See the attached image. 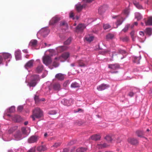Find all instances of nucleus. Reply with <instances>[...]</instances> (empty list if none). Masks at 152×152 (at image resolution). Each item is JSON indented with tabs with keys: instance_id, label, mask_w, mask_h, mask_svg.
<instances>
[{
	"instance_id": "obj_1",
	"label": "nucleus",
	"mask_w": 152,
	"mask_h": 152,
	"mask_svg": "<svg viewBox=\"0 0 152 152\" xmlns=\"http://www.w3.org/2000/svg\"><path fill=\"white\" fill-rule=\"evenodd\" d=\"M43 115L42 112L39 108H37L33 111V114L31 117L33 121L35 120V118H39Z\"/></svg>"
},
{
	"instance_id": "obj_2",
	"label": "nucleus",
	"mask_w": 152,
	"mask_h": 152,
	"mask_svg": "<svg viewBox=\"0 0 152 152\" xmlns=\"http://www.w3.org/2000/svg\"><path fill=\"white\" fill-rule=\"evenodd\" d=\"M61 20L60 17L56 15L54 17L51 19L49 22V24L51 25H53L57 23Z\"/></svg>"
},
{
	"instance_id": "obj_3",
	"label": "nucleus",
	"mask_w": 152,
	"mask_h": 152,
	"mask_svg": "<svg viewBox=\"0 0 152 152\" xmlns=\"http://www.w3.org/2000/svg\"><path fill=\"white\" fill-rule=\"evenodd\" d=\"M39 139L38 136L33 135L30 137L28 139V142L29 143H31L36 142Z\"/></svg>"
},
{
	"instance_id": "obj_4",
	"label": "nucleus",
	"mask_w": 152,
	"mask_h": 152,
	"mask_svg": "<svg viewBox=\"0 0 152 152\" xmlns=\"http://www.w3.org/2000/svg\"><path fill=\"white\" fill-rule=\"evenodd\" d=\"M49 32V31L47 28H43L40 31L39 33L43 37H45L48 34Z\"/></svg>"
},
{
	"instance_id": "obj_5",
	"label": "nucleus",
	"mask_w": 152,
	"mask_h": 152,
	"mask_svg": "<svg viewBox=\"0 0 152 152\" xmlns=\"http://www.w3.org/2000/svg\"><path fill=\"white\" fill-rule=\"evenodd\" d=\"M128 142L133 145H135L138 143L137 139L134 138H129L127 140Z\"/></svg>"
},
{
	"instance_id": "obj_6",
	"label": "nucleus",
	"mask_w": 152,
	"mask_h": 152,
	"mask_svg": "<svg viewBox=\"0 0 152 152\" xmlns=\"http://www.w3.org/2000/svg\"><path fill=\"white\" fill-rule=\"evenodd\" d=\"M15 139L17 140H20L22 139L21 134L20 131L17 132L14 135Z\"/></svg>"
},
{
	"instance_id": "obj_7",
	"label": "nucleus",
	"mask_w": 152,
	"mask_h": 152,
	"mask_svg": "<svg viewBox=\"0 0 152 152\" xmlns=\"http://www.w3.org/2000/svg\"><path fill=\"white\" fill-rule=\"evenodd\" d=\"M42 60L44 64L46 65L50 64L52 61L51 58H43Z\"/></svg>"
},
{
	"instance_id": "obj_8",
	"label": "nucleus",
	"mask_w": 152,
	"mask_h": 152,
	"mask_svg": "<svg viewBox=\"0 0 152 152\" xmlns=\"http://www.w3.org/2000/svg\"><path fill=\"white\" fill-rule=\"evenodd\" d=\"M109 87V85L102 84L97 87V89L99 91H102Z\"/></svg>"
},
{
	"instance_id": "obj_9",
	"label": "nucleus",
	"mask_w": 152,
	"mask_h": 152,
	"mask_svg": "<svg viewBox=\"0 0 152 152\" xmlns=\"http://www.w3.org/2000/svg\"><path fill=\"white\" fill-rule=\"evenodd\" d=\"M108 68L114 70H116L120 68L119 65L117 64H110L108 65Z\"/></svg>"
},
{
	"instance_id": "obj_10",
	"label": "nucleus",
	"mask_w": 152,
	"mask_h": 152,
	"mask_svg": "<svg viewBox=\"0 0 152 152\" xmlns=\"http://www.w3.org/2000/svg\"><path fill=\"white\" fill-rule=\"evenodd\" d=\"M55 78L60 80H63L65 78V75L61 73H58L55 75Z\"/></svg>"
},
{
	"instance_id": "obj_11",
	"label": "nucleus",
	"mask_w": 152,
	"mask_h": 152,
	"mask_svg": "<svg viewBox=\"0 0 152 152\" xmlns=\"http://www.w3.org/2000/svg\"><path fill=\"white\" fill-rule=\"evenodd\" d=\"M34 62V60H31L28 61L25 65V68L27 69L32 67Z\"/></svg>"
},
{
	"instance_id": "obj_12",
	"label": "nucleus",
	"mask_w": 152,
	"mask_h": 152,
	"mask_svg": "<svg viewBox=\"0 0 152 152\" xmlns=\"http://www.w3.org/2000/svg\"><path fill=\"white\" fill-rule=\"evenodd\" d=\"M85 6L84 5H82L78 3L75 5L76 9L78 12H80L82 10Z\"/></svg>"
},
{
	"instance_id": "obj_13",
	"label": "nucleus",
	"mask_w": 152,
	"mask_h": 152,
	"mask_svg": "<svg viewBox=\"0 0 152 152\" xmlns=\"http://www.w3.org/2000/svg\"><path fill=\"white\" fill-rule=\"evenodd\" d=\"M101 137L99 134H94L90 137L91 140L95 141L99 140L101 139Z\"/></svg>"
},
{
	"instance_id": "obj_14",
	"label": "nucleus",
	"mask_w": 152,
	"mask_h": 152,
	"mask_svg": "<svg viewBox=\"0 0 152 152\" xmlns=\"http://www.w3.org/2000/svg\"><path fill=\"white\" fill-rule=\"evenodd\" d=\"M85 26L82 24H79L76 27L77 30L78 31H82L86 28Z\"/></svg>"
},
{
	"instance_id": "obj_15",
	"label": "nucleus",
	"mask_w": 152,
	"mask_h": 152,
	"mask_svg": "<svg viewBox=\"0 0 152 152\" xmlns=\"http://www.w3.org/2000/svg\"><path fill=\"white\" fill-rule=\"evenodd\" d=\"M136 134L139 137H144L145 135V132L141 130H138L136 132Z\"/></svg>"
},
{
	"instance_id": "obj_16",
	"label": "nucleus",
	"mask_w": 152,
	"mask_h": 152,
	"mask_svg": "<svg viewBox=\"0 0 152 152\" xmlns=\"http://www.w3.org/2000/svg\"><path fill=\"white\" fill-rule=\"evenodd\" d=\"M37 43V41L36 39L31 40L29 42V45L32 47H35Z\"/></svg>"
},
{
	"instance_id": "obj_17",
	"label": "nucleus",
	"mask_w": 152,
	"mask_h": 152,
	"mask_svg": "<svg viewBox=\"0 0 152 152\" xmlns=\"http://www.w3.org/2000/svg\"><path fill=\"white\" fill-rule=\"evenodd\" d=\"M145 23L146 26H152V17L148 18L147 21H145Z\"/></svg>"
},
{
	"instance_id": "obj_18",
	"label": "nucleus",
	"mask_w": 152,
	"mask_h": 152,
	"mask_svg": "<svg viewBox=\"0 0 152 152\" xmlns=\"http://www.w3.org/2000/svg\"><path fill=\"white\" fill-rule=\"evenodd\" d=\"M53 89L56 91H59L61 89V86L59 83H55L53 85Z\"/></svg>"
},
{
	"instance_id": "obj_19",
	"label": "nucleus",
	"mask_w": 152,
	"mask_h": 152,
	"mask_svg": "<svg viewBox=\"0 0 152 152\" xmlns=\"http://www.w3.org/2000/svg\"><path fill=\"white\" fill-rule=\"evenodd\" d=\"M43 69V66L42 65H39L36 68V72L37 73H40L41 72Z\"/></svg>"
},
{
	"instance_id": "obj_20",
	"label": "nucleus",
	"mask_w": 152,
	"mask_h": 152,
	"mask_svg": "<svg viewBox=\"0 0 152 152\" xmlns=\"http://www.w3.org/2000/svg\"><path fill=\"white\" fill-rule=\"evenodd\" d=\"M109 145L106 144L104 143L103 144H99L97 145V147L99 149H102L103 148H107L109 146Z\"/></svg>"
},
{
	"instance_id": "obj_21",
	"label": "nucleus",
	"mask_w": 152,
	"mask_h": 152,
	"mask_svg": "<svg viewBox=\"0 0 152 152\" xmlns=\"http://www.w3.org/2000/svg\"><path fill=\"white\" fill-rule=\"evenodd\" d=\"M145 32L148 36H151L152 34V28H147L145 29Z\"/></svg>"
},
{
	"instance_id": "obj_22",
	"label": "nucleus",
	"mask_w": 152,
	"mask_h": 152,
	"mask_svg": "<svg viewBox=\"0 0 152 152\" xmlns=\"http://www.w3.org/2000/svg\"><path fill=\"white\" fill-rule=\"evenodd\" d=\"M61 102L65 105L69 106L71 105L69 101L66 99H64L61 101Z\"/></svg>"
},
{
	"instance_id": "obj_23",
	"label": "nucleus",
	"mask_w": 152,
	"mask_h": 152,
	"mask_svg": "<svg viewBox=\"0 0 152 152\" xmlns=\"http://www.w3.org/2000/svg\"><path fill=\"white\" fill-rule=\"evenodd\" d=\"M79 66L80 67H85L86 66V64L83 60H79L78 61Z\"/></svg>"
},
{
	"instance_id": "obj_24",
	"label": "nucleus",
	"mask_w": 152,
	"mask_h": 152,
	"mask_svg": "<svg viewBox=\"0 0 152 152\" xmlns=\"http://www.w3.org/2000/svg\"><path fill=\"white\" fill-rule=\"evenodd\" d=\"M85 38L87 41L90 42L93 40L94 37L92 36H91L90 35H88Z\"/></svg>"
},
{
	"instance_id": "obj_25",
	"label": "nucleus",
	"mask_w": 152,
	"mask_h": 152,
	"mask_svg": "<svg viewBox=\"0 0 152 152\" xmlns=\"http://www.w3.org/2000/svg\"><path fill=\"white\" fill-rule=\"evenodd\" d=\"M46 148L45 146H40L38 147L37 148V150L38 151H44L46 150Z\"/></svg>"
},
{
	"instance_id": "obj_26",
	"label": "nucleus",
	"mask_w": 152,
	"mask_h": 152,
	"mask_svg": "<svg viewBox=\"0 0 152 152\" xmlns=\"http://www.w3.org/2000/svg\"><path fill=\"white\" fill-rule=\"evenodd\" d=\"M105 7L104 6H102L100 7L98 9V12L99 14H102L105 11Z\"/></svg>"
},
{
	"instance_id": "obj_27",
	"label": "nucleus",
	"mask_w": 152,
	"mask_h": 152,
	"mask_svg": "<svg viewBox=\"0 0 152 152\" xmlns=\"http://www.w3.org/2000/svg\"><path fill=\"white\" fill-rule=\"evenodd\" d=\"M11 56L10 54L8 53H0V57H10Z\"/></svg>"
},
{
	"instance_id": "obj_28",
	"label": "nucleus",
	"mask_w": 152,
	"mask_h": 152,
	"mask_svg": "<svg viewBox=\"0 0 152 152\" xmlns=\"http://www.w3.org/2000/svg\"><path fill=\"white\" fill-rule=\"evenodd\" d=\"M67 48V47L65 46H61L58 47L57 48V50L59 51L60 52H62L64 50H66Z\"/></svg>"
},
{
	"instance_id": "obj_29",
	"label": "nucleus",
	"mask_w": 152,
	"mask_h": 152,
	"mask_svg": "<svg viewBox=\"0 0 152 152\" xmlns=\"http://www.w3.org/2000/svg\"><path fill=\"white\" fill-rule=\"evenodd\" d=\"M114 37V35L113 34L109 33L107 35L106 38L107 39H113Z\"/></svg>"
},
{
	"instance_id": "obj_30",
	"label": "nucleus",
	"mask_w": 152,
	"mask_h": 152,
	"mask_svg": "<svg viewBox=\"0 0 152 152\" xmlns=\"http://www.w3.org/2000/svg\"><path fill=\"white\" fill-rule=\"evenodd\" d=\"M133 26L134 25H131L130 26V24H127L125 26L124 28L123 29V31L124 32H126L128 30L129 28L130 27L131 28H132L133 27Z\"/></svg>"
},
{
	"instance_id": "obj_31",
	"label": "nucleus",
	"mask_w": 152,
	"mask_h": 152,
	"mask_svg": "<svg viewBox=\"0 0 152 152\" xmlns=\"http://www.w3.org/2000/svg\"><path fill=\"white\" fill-rule=\"evenodd\" d=\"M87 150L86 148H83V147H80L78 149H77L76 150L77 152H85Z\"/></svg>"
},
{
	"instance_id": "obj_32",
	"label": "nucleus",
	"mask_w": 152,
	"mask_h": 152,
	"mask_svg": "<svg viewBox=\"0 0 152 152\" xmlns=\"http://www.w3.org/2000/svg\"><path fill=\"white\" fill-rule=\"evenodd\" d=\"M135 18L137 19L138 20H139L142 18V16L140 13H136L135 14Z\"/></svg>"
},
{
	"instance_id": "obj_33",
	"label": "nucleus",
	"mask_w": 152,
	"mask_h": 152,
	"mask_svg": "<svg viewBox=\"0 0 152 152\" xmlns=\"http://www.w3.org/2000/svg\"><path fill=\"white\" fill-rule=\"evenodd\" d=\"M141 58H133L132 61L134 63H136L138 64L140 63V59Z\"/></svg>"
},
{
	"instance_id": "obj_34",
	"label": "nucleus",
	"mask_w": 152,
	"mask_h": 152,
	"mask_svg": "<svg viewBox=\"0 0 152 152\" xmlns=\"http://www.w3.org/2000/svg\"><path fill=\"white\" fill-rule=\"evenodd\" d=\"M123 21V18H121L120 19H118L117 22L116 23V24L117 25L116 28L118 27V26L121 24Z\"/></svg>"
},
{
	"instance_id": "obj_35",
	"label": "nucleus",
	"mask_w": 152,
	"mask_h": 152,
	"mask_svg": "<svg viewBox=\"0 0 152 152\" xmlns=\"http://www.w3.org/2000/svg\"><path fill=\"white\" fill-rule=\"evenodd\" d=\"M60 25L61 26H64L66 28L68 26L67 23L64 21H61L60 23Z\"/></svg>"
},
{
	"instance_id": "obj_36",
	"label": "nucleus",
	"mask_w": 152,
	"mask_h": 152,
	"mask_svg": "<svg viewBox=\"0 0 152 152\" xmlns=\"http://www.w3.org/2000/svg\"><path fill=\"white\" fill-rule=\"evenodd\" d=\"M50 53V56H48L47 57H50V56H53L55 53V51L54 50L50 49L48 50ZM43 57H46V56H43Z\"/></svg>"
},
{
	"instance_id": "obj_37",
	"label": "nucleus",
	"mask_w": 152,
	"mask_h": 152,
	"mask_svg": "<svg viewBox=\"0 0 152 152\" xmlns=\"http://www.w3.org/2000/svg\"><path fill=\"white\" fill-rule=\"evenodd\" d=\"M104 139L108 142H110L112 140L111 137L109 135H107L104 138Z\"/></svg>"
},
{
	"instance_id": "obj_38",
	"label": "nucleus",
	"mask_w": 152,
	"mask_h": 152,
	"mask_svg": "<svg viewBox=\"0 0 152 152\" xmlns=\"http://www.w3.org/2000/svg\"><path fill=\"white\" fill-rule=\"evenodd\" d=\"M33 77V80L37 82L39 80V75H33L32 76Z\"/></svg>"
},
{
	"instance_id": "obj_39",
	"label": "nucleus",
	"mask_w": 152,
	"mask_h": 152,
	"mask_svg": "<svg viewBox=\"0 0 152 152\" xmlns=\"http://www.w3.org/2000/svg\"><path fill=\"white\" fill-rule=\"evenodd\" d=\"M37 83V81L32 80L29 83L30 86L34 87L36 85Z\"/></svg>"
},
{
	"instance_id": "obj_40",
	"label": "nucleus",
	"mask_w": 152,
	"mask_h": 152,
	"mask_svg": "<svg viewBox=\"0 0 152 152\" xmlns=\"http://www.w3.org/2000/svg\"><path fill=\"white\" fill-rule=\"evenodd\" d=\"M18 128L17 126H14L11 128H10L9 130V133H11L15 130H16Z\"/></svg>"
},
{
	"instance_id": "obj_41",
	"label": "nucleus",
	"mask_w": 152,
	"mask_h": 152,
	"mask_svg": "<svg viewBox=\"0 0 152 152\" xmlns=\"http://www.w3.org/2000/svg\"><path fill=\"white\" fill-rule=\"evenodd\" d=\"M79 86V84L76 82L73 83L71 85V87L73 88H76Z\"/></svg>"
},
{
	"instance_id": "obj_42",
	"label": "nucleus",
	"mask_w": 152,
	"mask_h": 152,
	"mask_svg": "<svg viewBox=\"0 0 152 152\" xmlns=\"http://www.w3.org/2000/svg\"><path fill=\"white\" fill-rule=\"evenodd\" d=\"M134 5L138 9H142V7L140 5L138 2H134Z\"/></svg>"
},
{
	"instance_id": "obj_43",
	"label": "nucleus",
	"mask_w": 152,
	"mask_h": 152,
	"mask_svg": "<svg viewBox=\"0 0 152 152\" xmlns=\"http://www.w3.org/2000/svg\"><path fill=\"white\" fill-rule=\"evenodd\" d=\"M71 40V38L70 37H69L66 41L64 42V44L65 45H69L70 43Z\"/></svg>"
},
{
	"instance_id": "obj_44",
	"label": "nucleus",
	"mask_w": 152,
	"mask_h": 152,
	"mask_svg": "<svg viewBox=\"0 0 152 152\" xmlns=\"http://www.w3.org/2000/svg\"><path fill=\"white\" fill-rule=\"evenodd\" d=\"M70 56V53L69 52H65L63 53L61 57H69Z\"/></svg>"
},
{
	"instance_id": "obj_45",
	"label": "nucleus",
	"mask_w": 152,
	"mask_h": 152,
	"mask_svg": "<svg viewBox=\"0 0 152 152\" xmlns=\"http://www.w3.org/2000/svg\"><path fill=\"white\" fill-rule=\"evenodd\" d=\"M121 40L124 42H127L129 40V37H128L126 36L124 37H122L120 38Z\"/></svg>"
},
{
	"instance_id": "obj_46",
	"label": "nucleus",
	"mask_w": 152,
	"mask_h": 152,
	"mask_svg": "<svg viewBox=\"0 0 152 152\" xmlns=\"http://www.w3.org/2000/svg\"><path fill=\"white\" fill-rule=\"evenodd\" d=\"M14 118L17 122H19L21 120V118L20 116L16 115L15 117Z\"/></svg>"
},
{
	"instance_id": "obj_47",
	"label": "nucleus",
	"mask_w": 152,
	"mask_h": 152,
	"mask_svg": "<svg viewBox=\"0 0 152 152\" xmlns=\"http://www.w3.org/2000/svg\"><path fill=\"white\" fill-rule=\"evenodd\" d=\"M21 55L20 52V50H18L15 53V57H19Z\"/></svg>"
},
{
	"instance_id": "obj_48",
	"label": "nucleus",
	"mask_w": 152,
	"mask_h": 152,
	"mask_svg": "<svg viewBox=\"0 0 152 152\" xmlns=\"http://www.w3.org/2000/svg\"><path fill=\"white\" fill-rule=\"evenodd\" d=\"M36 146H34L31 148L27 152H36Z\"/></svg>"
},
{
	"instance_id": "obj_49",
	"label": "nucleus",
	"mask_w": 152,
	"mask_h": 152,
	"mask_svg": "<svg viewBox=\"0 0 152 152\" xmlns=\"http://www.w3.org/2000/svg\"><path fill=\"white\" fill-rule=\"evenodd\" d=\"M57 113V111L55 110H51L48 113L50 115H55Z\"/></svg>"
},
{
	"instance_id": "obj_50",
	"label": "nucleus",
	"mask_w": 152,
	"mask_h": 152,
	"mask_svg": "<svg viewBox=\"0 0 152 152\" xmlns=\"http://www.w3.org/2000/svg\"><path fill=\"white\" fill-rule=\"evenodd\" d=\"M61 144V143L60 142H56L52 146L55 148H58V147Z\"/></svg>"
},
{
	"instance_id": "obj_51",
	"label": "nucleus",
	"mask_w": 152,
	"mask_h": 152,
	"mask_svg": "<svg viewBox=\"0 0 152 152\" xmlns=\"http://www.w3.org/2000/svg\"><path fill=\"white\" fill-rule=\"evenodd\" d=\"M15 108L14 106L11 107L9 109V112L10 113H13L15 111Z\"/></svg>"
},
{
	"instance_id": "obj_52",
	"label": "nucleus",
	"mask_w": 152,
	"mask_h": 152,
	"mask_svg": "<svg viewBox=\"0 0 152 152\" xmlns=\"http://www.w3.org/2000/svg\"><path fill=\"white\" fill-rule=\"evenodd\" d=\"M103 26L104 29H106L109 28L110 27V26L109 24H107L103 25Z\"/></svg>"
},
{
	"instance_id": "obj_53",
	"label": "nucleus",
	"mask_w": 152,
	"mask_h": 152,
	"mask_svg": "<svg viewBox=\"0 0 152 152\" xmlns=\"http://www.w3.org/2000/svg\"><path fill=\"white\" fill-rule=\"evenodd\" d=\"M76 142V140H72L68 144L69 145H72L75 143Z\"/></svg>"
},
{
	"instance_id": "obj_54",
	"label": "nucleus",
	"mask_w": 152,
	"mask_h": 152,
	"mask_svg": "<svg viewBox=\"0 0 152 152\" xmlns=\"http://www.w3.org/2000/svg\"><path fill=\"white\" fill-rule=\"evenodd\" d=\"M118 52L120 53H121L122 54H126L127 53L125 51L121 49H119L118 50Z\"/></svg>"
},
{
	"instance_id": "obj_55",
	"label": "nucleus",
	"mask_w": 152,
	"mask_h": 152,
	"mask_svg": "<svg viewBox=\"0 0 152 152\" xmlns=\"http://www.w3.org/2000/svg\"><path fill=\"white\" fill-rule=\"evenodd\" d=\"M69 81L68 80H67L63 84V86L65 87H66L69 84Z\"/></svg>"
},
{
	"instance_id": "obj_56",
	"label": "nucleus",
	"mask_w": 152,
	"mask_h": 152,
	"mask_svg": "<svg viewBox=\"0 0 152 152\" xmlns=\"http://www.w3.org/2000/svg\"><path fill=\"white\" fill-rule=\"evenodd\" d=\"M23 109V107L22 106H20L18 107V111L19 112H21Z\"/></svg>"
},
{
	"instance_id": "obj_57",
	"label": "nucleus",
	"mask_w": 152,
	"mask_h": 152,
	"mask_svg": "<svg viewBox=\"0 0 152 152\" xmlns=\"http://www.w3.org/2000/svg\"><path fill=\"white\" fill-rule=\"evenodd\" d=\"M34 100L36 102H37L39 101V98L38 96L35 95L34 97Z\"/></svg>"
},
{
	"instance_id": "obj_58",
	"label": "nucleus",
	"mask_w": 152,
	"mask_h": 152,
	"mask_svg": "<svg viewBox=\"0 0 152 152\" xmlns=\"http://www.w3.org/2000/svg\"><path fill=\"white\" fill-rule=\"evenodd\" d=\"M108 52L107 50H103L102 51H99V53H100L103 55L105 54L106 53H107Z\"/></svg>"
},
{
	"instance_id": "obj_59",
	"label": "nucleus",
	"mask_w": 152,
	"mask_h": 152,
	"mask_svg": "<svg viewBox=\"0 0 152 152\" xmlns=\"http://www.w3.org/2000/svg\"><path fill=\"white\" fill-rule=\"evenodd\" d=\"M74 15L73 12H71L69 13V17L70 18H73V19H74Z\"/></svg>"
},
{
	"instance_id": "obj_60",
	"label": "nucleus",
	"mask_w": 152,
	"mask_h": 152,
	"mask_svg": "<svg viewBox=\"0 0 152 152\" xmlns=\"http://www.w3.org/2000/svg\"><path fill=\"white\" fill-rule=\"evenodd\" d=\"M21 131L23 134L26 133V129L25 128H22L21 129Z\"/></svg>"
},
{
	"instance_id": "obj_61",
	"label": "nucleus",
	"mask_w": 152,
	"mask_h": 152,
	"mask_svg": "<svg viewBox=\"0 0 152 152\" xmlns=\"http://www.w3.org/2000/svg\"><path fill=\"white\" fill-rule=\"evenodd\" d=\"M129 10L127 9H126L124 10V12L125 14L126 15H127L129 13Z\"/></svg>"
},
{
	"instance_id": "obj_62",
	"label": "nucleus",
	"mask_w": 152,
	"mask_h": 152,
	"mask_svg": "<svg viewBox=\"0 0 152 152\" xmlns=\"http://www.w3.org/2000/svg\"><path fill=\"white\" fill-rule=\"evenodd\" d=\"M134 93L132 92H130L129 94V95L130 97H132L134 95Z\"/></svg>"
},
{
	"instance_id": "obj_63",
	"label": "nucleus",
	"mask_w": 152,
	"mask_h": 152,
	"mask_svg": "<svg viewBox=\"0 0 152 152\" xmlns=\"http://www.w3.org/2000/svg\"><path fill=\"white\" fill-rule=\"evenodd\" d=\"M134 31H132L130 33V35L131 37L134 36Z\"/></svg>"
},
{
	"instance_id": "obj_64",
	"label": "nucleus",
	"mask_w": 152,
	"mask_h": 152,
	"mask_svg": "<svg viewBox=\"0 0 152 152\" xmlns=\"http://www.w3.org/2000/svg\"><path fill=\"white\" fill-rule=\"evenodd\" d=\"M139 34L142 36H143L144 35V32L143 31H140L139 32Z\"/></svg>"
}]
</instances>
